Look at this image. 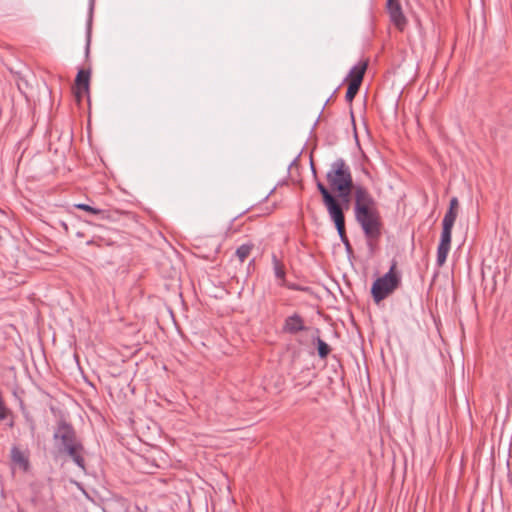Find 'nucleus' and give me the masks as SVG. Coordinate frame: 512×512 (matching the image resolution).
<instances>
[{"label":"nucleus","mask_w":512,"mask_h":512,"mask_svg":"<svg viewBox=\"0 0 512 512\" xmlns=\"http://www.w3.org/2000/svg\"><path fill=\"white\" fill-rule=\"evenodd\" d=\"M354 215L368 240H378L381 236L382 222L376 201L363 185H355Z\"/></svg>","instance_id":"1"},{"label":"nucleus","mask_w":512,"mask_h":512,"mask_svg":"<svg viewBox=\"0 0 512 512\" xmlns=\"http://www.w3.org/2000/svg\"><path fill=\"white\" fill-rule=\"evenodd\" d=\"M131 451L132 456L129 457V460L142 473L153 474L157 469L181 468L183 466L181 460L173 461L166 450Z\"/></svg>","instance_id":"2"},{"label":"nucleus","mask_w":512,"mask_h":512,"mask_svg":"<svg viewBox=\"0 0 512 512\" xmlns=\"http://www.w3.org/2000/svg\"><path fill=\"white\" fill-rule=\"evenodd\" d=\"M401 283V277L396 272V264L393 263L389 271L377 278L371 288V294L376 303L384 300Z\"/></svg>","instance_id":"3"},{"label":"nucleus","mask_w":512,"mask_h":512,"mask_svg":"<svg viewBox=\"0 0 512 512\" xmlns=\"http://www.w3.org/2000/svg\"><path fill=\"white\" fill-rule=\"evenodd\" d=\"M326 179L331 189L339 187L343 189L354 185L351 168L343 158H337L330 164Z\"/></svg>","instance_id":"4"},{"label":"nucleus","mask_w":512,"mask_h":512,"mask_svg":"<svg viewBox=\"0 0 512 512\" xmlns=\"http://www.w3.org/2000/svg\"><path fill=\"white\" fill-rule=\"evenodd\" d=\"M56 448H83L74 427L64 418H60L53 432Z\"/></svg>","instance_id":"5"},{"label":"nucleus","mask_w":512,"mask_h":512,"mask_svg":"<svg viewBox=\"0 0 512 512\" xmlns=\"http://www.w3.org/2000/svg\"><path fill=\"white\" fill-rule=\"evenodd\" d=\"M316 187L322 196V201L327 209L329 216H334L343 212V208L339 200L329 191V189L319 180H316Z\"/></svg>","instance_id":"6"},{"label":"nucleus","mask_w":512,"mask_h":512,"mask_svg":"<svg viewBox=\"0 0 512 512\" xmlns=\"http://www.w3.org/2000/svg\"><path fill=\"white\" fill-rule=\"evenodd\" d=\"M387 10L390 16L391 22L399 29L403 30L406 26V17L403 14L402 7L399 0H388Z\"/></svg>","instance_id":"7"},{"label":"nucleus","mask_w":512,"mask_h":512,"mask_svg":"<svg viewBox=\"0 0 512 512\" xmlns=\"http://www.w3.org/2000/svg\"><path fill=\"white\" fill-rule=\"evenodd\" d=\"M330 218H331V220L335 224L336 230L338 232V235L340 237L341 242L345 246L346 252L348 254H351L353 252V250H352L350 241H349V239L347 238V235H346L344 212H340V213H338V214H336L334 216H331Z\"/></svg>","instance_id":"8"},{"label":"nucleus","mask_w":512,"mask_h":512,"mask_svg":"<svg viewBox=\"0 0 512 512\" xmlns=\"http://www.w3.org/2000/svg\"><path fill=\"white\" fill-rule=\"evenodd\" d=\"M10 459L12 469L18 466L23 472H29L31 467L29 461V450H11Z\"/></svg>","instance_id":"9"},{"label":"nucleus","mask_w":512,"mask_h":512,"mask_svg":"<svg viewBox=\"0 0 512 512\" xmlns=\"http://www.w3.org/2000/svg\"><path fill=\"white\" fill-rule=\"evenodd\" d=\"M306 329L302 317L298 314H293L285 320L284 330L291 334H296Z\"/></svg>","instance_id":"10"},{"label":"nucleus","mask_w":512,"mask_h":512,"mask_svg":"<svg viewBox=\"0 0 512 512\" xmlns=\"http://www.w3.org/2000/svg\"><path fill=\"white\" fill-rule=\"evenodd\" d=\"M90 71L80 69L76 76V85L78 88V96L81 92H87L89 89Z\"/></svg>","instance_id":"11"},{"label":"nucleus","mask_w":512,"mask_h":512,"mask_svg":"<svg viewBox=\"0 0 512 512\" xmlns=\"http://www.w3.org/2000/svg\"><path fill=\"white\" fill-rule=\"evenodd\" d=\"M362 83V75H358L354 79H351L346 91L345 99L347 102H352L355 98L356 94L359 91L360 85Z\"/></svg>","instance_id":"12"},{"label":"nucleus","mask_w":512,"mask_h":512,"mask_svg":"<svg viewBox=\"0 0 512 512\" xmlns=\"http://www.w3.org/2000/svg\"><path fill=\"white\" fill-rule=\"evenodd\" d=\"M74 207L79 210L86 211L90 214L97 215L100 219H106L108 218V211L103 209H98L95 207H92L85 203H77L74 204Z\"/></svg>","instance_id":"13"},{"label":"nucleus","mask_w":512,"mask_h":512,"mask_svg":"<svg viewBox=\"0 0 512 512\" xmlns=\"http://www.w3.org/2000/svg\"><path fill=\"white\" fill-rule=\"evenodd\" d=\"M272 264L275 277L281 280L280 285H284L286 275L285 268L282 262L277 258L275 254L272 255Z\"/></svg>","instance_id":"14"},{"label":"nucleus","mask_w":512,"mask_h":512,"mask_svg":"<svg viewBox=\"0 0 512 512\" xmlns=\"http://www.w3.org/2000/svg\"><path fill=\"white\" fill-rule=\"evenodd\" d=\"M338 193V196L343 204L346 206L349 204L350 196L352 191H355V185L353 186H346L343 189L341 187L333 189Z\"/></svg>","instance_id":"15"},{"label":"nucleus","mask_w":512,"mask_h":512,"mask_svg":"<svg viewBox=\"0 0 512 512\" xmlns=\"http://www.w3.org/2000/svg\"><path fill=\"white\" fill-rule=\"evenodd\" d=\"M450 248L451 246H445L441 244L438 245L436 262L439 267H441L446 262Z\"/></svg>","instance_id":"16"},{"label":"nucleus","mask_w":512,"mask_h":512,"mask_svg":"<svg viewBox=\"0 0 512 512\" xmlns=\"http://www.w3.org/2000/svg\"><path fill=\"white\" fill-rule=\"evenodd\" d=\"M67 455L83 470L85 471V460L79 453L80 450H64Z\"/></svg>","instance_id":"17"},{"label":"nucleus","mask_w":512,"mask_h":512,"mask_svg":"<svg viewBox=\"0 0 512 512\" xmlns=\"http://www.w3.org/2000/svg\"><path fill=\"white\" fill-rule=\"evenodd\" d=\"M456 218H457V211L448 209L444 215L443 220H442V226L453 228Z\"/></svg>","instance_id":"18"},{"label":"nucleus","mask_w":512,"mask_h":512,"mask_svg":"<svg viewBox=\"0 0 512 512\" xmlns=\"http://www.w3.org/2000/svg\"><path fill=\"white\" fill-rule=\"evenodd\" d=\"M253 248L252 244H242L236 249V256L240 262H244Z\"/></svg>","instance_id":"19"},{"label":"nucleus","mask_w":512,"mask_h":512,"mask_svg":"<svg viewBox=\"0 0 512 512\" xmlns=\"http://www.w3.org/2000/svg\"><path fill=\"white\" fill-rule=\"evenodd\" d=\"M316 343H317L318 356L321 359L326 358L328 356V354L330 353V350H331L330 346L325 341H323L320 337H317Z\"/></svg>","instance_id":"20"},{"label":"nucleus","mask_w":512,"mask_h":512,"mask_svg":"<svg viewBox=\"0 0 512 512\" xmlns=\"http://www.w3.org/2000/svg\"><path fill=\"white\" fill-rule=\"evenodd\" d=\"M366 68H367V63L364 62V63H358L357 65H354L349 74H348V77H350L351 79H354L355 77H357L358 75H362V78L364 77V74H365V71H366Z\"/></svg>","instance_id":"21"},{"label":"nucleus","mask_w":512,"mask_h":512,"mask_svg":"<svg viewBox=\"0 0 512 512\" xmlns=\"http://www.w3.org/2000/svg\"><path fill=\"white\" fill-rule=\"evenodd\" d=\"M452 229L453 228L442 226V232H441L439 244L445 245V246H451Z\"/></svg>","instance_id":"22"},{"label":"nucleus","mask_w":512,"mask_h":512,"mask_svg":"<svg viewBox=\"0 0 512 512\" xmlns=\"http://www.w3.org/2000/svg\"><path fill=\"white\" fill-rule=\"evenodd\" d=\"M94 0H90V11H89V20H88V28H87V45L86 52L89 51L90 45V34H91V21H92V12H93Z\"/></svg>","instance_id":"23"},{"label":"nucleus","mask_w":512,"mask_h":512,"mask_svg":"<svg viewBox=\"0 0 512 512\" xmlns=\"http://www.w3.org/2000/svg\"><path fill=\"white\" fill-rule=\"evenodd\" d=\"M459 202L456 197H452L449 204V209L456 210L458 208Z\"/></svg>","instance_id":"24"},{"label":"nucleus","mask_w":512,"mask_h":512,"mask_svg":"<svg viewBox=\"0 0 512 512\" xmlns=\"http://www.w3.org/2000/svg\"><path fill=\"white\" fill-rule=\"evenodd\" d=\"M311 170H312V174L313 176L315 177V179L317 180V172H316V169L314 167V164L313 162H311Z\"/></svg>","instance_id":"25"},{"label":"nucleus","mask_w":512,"mask_h":512,"mask_svg":"<svg viewBox=\"0 0 512 512\" xmlns=\"http://www.w3.org/2000/svg\"><path fill=\"white\" fill-rule=\"evenodd\" d=\"M298 157H299V155H297V156H296V157L291 161V163H290V164H289V166H288V169H290V168H291V167L296 163V161L298 160Z\"/></svg>","instance_id":"26"},{"label":"nucleus","mask_w":512,"mask_h":512,"mask_svg":"<svg viewBox=\"0 0 512 512\" xmlns=\"http://www.w3.org/2000/svg\"><path fill=\"white\" fill-rule=\"evenodd\" d=\"M288 288L293 289V290L299 289L296 285H288Z\"/></svg>","instance_id":"27"},{"label":"nucleus","mask_w":512,"mask_h":512,"mask_svg":"<svg viewBox=\"0 0 512 512\" xmlns=\"http://www.w3.org/2000/svg\"><path fill=\"white\" fill-rule=\"evenodd\" d=\"M494 452H495V450H494V449H491V455H490V457H491L492 461L494 460Z\"/></svg>","instance_id":"28"},{"label":"nucleus","mask_w":512,"mask_h":512,"mask_svg":"<svg viewBox=\"0 0 512 512\" xmlns=\"http://www.w3.org/2000/svg\"><path fill=\"white\" fill-rule=\"evenodd\" d=\"M508 457H511V450H508Z\"/></svg>","instance_id":"29"}]
</instances>
